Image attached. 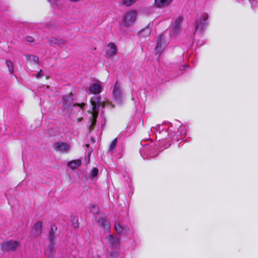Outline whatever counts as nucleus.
Segmentation results:
<instances>
[{
  "label": "nucleus",
  "instance_id": "nucleus-27",
  "mask_svg": "<svg viewBox=\"0 0 258 258\" xmlns=\"http://www.w3.org/2000/svg\"><path fill=\"white\" fill-rule=\"evenodd\" d=\"M71 220L72 221V224L74 228H76L79 227V224L78 222V219L75 216H71Z\"/></svg>",
  "mask_w": 258,
  "mask_h": 258
},
{
  "label": "nucleus",
  "instance_id": "nucleus-30",
  "mask_svg": "<svg viewBox=\"0 0 258 258\" xmlns=\"http://www.w3.org/2000/svg\"><path fill=\"white\" fill-rule=\"evenodd\" d=\"M43 76V73H42V71L41 70L40 71L38 74L36 75V77L37 78V79H39L41 77H42Z\"/></svg>",
  "mask_w": 258,
  "mask_h": 258
},
{
  "label": "nucleus",
  "instance_id": "nucleus-18",
  "mask_svg": "<svg viewBox=\"0 0 258 258\" xmlns=\"http://www.w3.org/2000/svg\"><path fill=\"white\" fill-rule=\"evenodd\" d=\"M41 225L42 222L41 221H38L34 224L33 227V233L35 236H38L41 233Z\"/></svg>",
  "mask_w": 258,
  "mask_h": 258
},
{
  "label": "nucleus",
  "instance_id": "nucleus-1",
  "mask_svg": "<svg viewBox=\"0 0 258 258\" xmlns=\"http://www.w3.org/2000/svg\"><path fill=\"white\" fill-rule=\"evenodd\" d=\"M172 128V125H169V123L158 124L154 127V132L155 134L156 138L158 139L159 141L164 140L167 137L174 139L175 136H178L176 135L178 134V132L173 131Z\"/></svg>",
  "mask_w": 258,
  "mask_h": 258
},
{
  "label": "nucleus",
  "instance_id": "nucleus-29",
  "mask_svg": "<svg viewBox=\"0 0 258 258\" xmlns=\"http://www.w3.org/2000/svg\"><path fill=\"white\" fill-rule=\"evenodd\" d=\"M116 143H117V139H114L112 141V142L111 143V144L110 145L109 148V151H112L115 148L116 145Z\"/></svg>",
  "mask_w": 258,
  "mask_h": 258
},
{
  "label": "nucleus",
  "instance_id": "nucleus-4",
  "mask_svg": "<svg viewBox=\"0 0 258 258\" xmlns=\"http://www.w3.org/2000/svg\"><path fill=\"white\" fill-rule=\"evenodd\" d=\"M137 18V13L135 11L127 12L124 15L121 23L123 27L128 28L135 22Z\"/></svg>",
  "mask_w": 258,
  "mask_h": 258
},
{
  "label": "nucleus",
  "instance_id": "nucleus-12",
  "mask_svg": "<svg viewBox=\"0 0 258 258\" xmlns=\"http://www.w3.org/2000/svg\"><path fill=\"white\" fill-rule=\"evenodd\" d=\"M117 48L116 45L110 42L107 46L106 49V55L107 57H112L114 56L117 52Z\"/></svg>",
  "mask_w": 258,
  "mask_h": 258
},
{
  "label": "nucleus",
  "instance_id": "nucleus-8",
  "mask_svg": "<svg viewBox=\"0 0 258 258\" xmlns=\"http://www.w3.org/2000/svg\"><path fill=\"white\" fill-rule=\"evenodd\" d=\"M183 21V18L181 16L178 17L174 21L171 28V34L176 36L180 32L181 30V23Z\"/></svg>",
  "mask_w": 258,
  "mask_h": 258
},
{
  "label": "nucleus",
  "instance_id": "nucleus-17",
  "mask_svg": "<svg viewBox=\"0 0 258 258\" xmlns=\"http://www.w3.org/2000/svg\"><path fill=\"white\" fill-rule=\"evenodd\" d=\"M56 229H57V228L55 226V225H52L51 226V228L50 229L49 238L50 244L49 245V246L50 247V249L51 250H52V248H53V240L54 238V233L56 231Z\"/></svg>",
  "mask_w": 258,
  "mask_h": 258
},
{
  "label": "nucleus",
  "instance_id": "nucleus-25",
  "mask_svg": "<svg viewBox=\"0 0 258 258\" xmlns=\"http://www.w3.org/2000/svg\"><path fill=\"white\" fill-rule=\"evenodd\" d=\"M99 222L101 223L103 228L108 229L110 227V223L107 219L103 218Z\"/></svg>",
  "mask_w": 258,
  "mask_h": 258
},
{
  "label": "nucleus",
  "instance_id": "nucleus-6",
  "mask_svg": "<svg viewBox=\"0 0 258 258\" xmlns=\"http://www.w3.org/2000/svg\"><path fill=\"white\" fill-rule=\"evenodd\" d=\"M158 147L155 145L153 142H151L149 144L145 145L142 149L140 150L141 154H146L149 157H153L157 155Z\"/></svg>",
  "mask_w": 258,
  "mask_h": 258
},
{
  "label": "nucleus",
  "instance_id": "nucleus-15",
  "mask_svg": "<svg viewBox=\"0 0 258 258\" xmlns=\"http://www.w3.org/2000/svg\"><path fill=\"white\" fill-rule=\"evenodd\" d=\"M173 0H154V5L158 8H162L169 6Z\"/></svg>",
  "mask_w": 258,
  "mask_h": 258
},
{
  "label": "nucleus",
  "instance_id": "nucleus-31",
  "mask_svg": "<svg viewBox=\"0 0 258 258\" xmlns=\"http://www.w3.org/2000/svg\"><path fill=\"white\" fill-rule=\"evenodd\" d=\"M26 40L28 42H33L34 41V39L33 37L30 36H28L26 38Z\"/></svg>",
  "mask_w": 258,
  "mask_h": 258
},
{
  "label": "nucleus",
  "instance_id": "nucleus-33",
  "mask_svg": "<svg viewBox=\"0 0 258 258\" xmlns=\"http://www.w3.org/2000/svg\"><path fill=\"white\" fill-rule=\"evenodd\" d=\"M113 253H115V255H118V253H117V252H113Z\"/></svg>",
  "mask_w": 258,
  "mask_h": 258
},
{
  "label": "nucleus",
  "instance_id": "nucleus-22",
  "mask_svg": "<svg viewBox=\"0 0 258 258\" xmlns=\"http://www.w3.org/2000/svg\"><path fill=\"white\" fill-rule=\"evenodd\" d=\"M27 60L31 62H34L35 63H38L39 58L38 56L33 55H27L26 56Z\"/></svg>",
  "mask_w": 258,
  "mask_h": 258
},
{
  "label": "nucleus",
  "instance_id": "nucleus-14",
  "mask_svg": "<svg viewBox=\"0 0 258 258\" xmlns=\"http://www.w3.org/2000/svg\"><path fill=\"white\" fill-rule=\"evenodd\" d=\"M54 148L56 151L61 153H67L70 150L69 145L65 143L57 142L54 145Z\"/></svg>",
  "mask_w": 258,
  "mask_h": 258
},
{
  "label": "nucleus",
  "instance_id": "nucleus-5",
  "mask_svg": "<svg viewBox=\"0 0 258 258\" xmlns=\"http://www.w3.org/2000/svg\"><path fill=\"white\" fill-rule=\"evenodd\" d=\"M112 95L115 101L119 103H121L124 100V92L120 84L118 81H116L114 85Z\"/></svg>",
  "mask_w": 258,
  "mask_h": 258
},
{
  "label": "nucleus",
  "instance_id": "nucleus-11",
  "mask_svg": "<svg viewBox=\"0 0 258 258\" xmlns=\"http://www.w3.org/2000/svg\"><path fill=\"white\" fill-rule=\"evenodd\" d=\"M19 243L16 241L9 240L2 243L3 249L7 251H14L19 246Z\"/></svg>",
  "mask_w": 258,
  "mask_h": 258
},
{
  "label": "nucleus",
  "instance_id": "nucleus-28",
  "mask_svg": "<svg viewBox=\"0 0 258 258\" xmlns=\"http://www.w3.org/2000/svg\"><path fill=\"white\" fill-rule=\"evenodd\" d=\"M137 0H123L122 3L126 6H130Z\"/></svg>",
  "mask_w": 258,
  "mask_h": 258
},
{
  "label": "nucleus",
  "instance_id": "nucleus-32",
  "mask_svg": "<svg viewBox=\"0 0 258 258\" xmlns=\"http://www.w3.org/2000/svg\"><path fill=\"white\" fill-rule=\"evenodd\" d=\"M48 1L51 4L53 5L56 3L55 0H48Z\"/></svg>",
  "mask_w": 258,
  "mask_h": 258
},
{
  "label": "nucleus",
  "instance_id": "nucleus-7",
  "mask_svg": "<svg viewBox=\"0 0 258 258\" xmlns=\"http://www.w3.org/2000/svg\"><path fill=\"white\" fill-rule=\"evenodd\" d=\"M169 43V39H166L164 34L160 35L158 38L157 44L155 50L159 55Z\"/></svg>",
  "mask_w": 258,
  "mask_h": 258
},
{
  "label": "nucleus",
  "instance_id": "nucleus-23",
  "mask_svg": "<svg viewBox=\"0 0 258 258\" xmlns=\"http://www.w3.org/2000/svg\"><path fill=\"white\" fill-rule=\"evenodd\" d=\"M98 172V169L97 168H93L89 174V178L93 179L97 176Z\"/></svg>",
  "mask_w": 258,
  "mask_h": 258
},
{
  "label": "nucleus",
  "instance_id": "nucleus-10",
  "mask_svg": "<svg viewBox=\"0 0 258 258\" xmlns=\"http://www.w3.org/2000/svg\"><path fill=\"white\" fill-rule=\"evenodd\" d=\"M106 244L112 248H118L120 245L119 238L113 235H110L106 237Z\"/></svg>",
  "mask_w": 258,
  "mask_h": 258
},
{
  "label": "nucleus",
  "instance_id": "nucleus-3",
  "mask_svg": "<svg viewBox=\"0 0 258 258\" xmlns=\"http://www.w3.org/2000/svg\"><path fill=\"white\" fill-rule=\"evenodd\" d=\"M208 15L207 13L201 14L197 19L195 20V28L196 31H203L208 25L207 21Z\"/></svg>",
  "mask_w": 258,
  "mask_h": 258
},
{
  "label": "nucleus",
  "instance_id": "nucleus-13",
  "mask_svg": "<svg viewBox=\"0 0 258 258\" xmlns=\"http://www.w3.org/2000/svg\"><path fill=\"white\" fill-rule=\"evenodd\" d=\"M63 105L64 106V107L67 108L68 107H71L72 106H78L80 107L81 109L83 108V106L85 105L84 103H82L81 104H74L73 103V98L71 94L65 96L63 97Z\"/></svg>",
  "mask_w": 258,
  "mask_h": 258
},
{
  "label": "nucleus",
  "instance_id": "nucleus-16",
  "mask_svg": "<svg viewBox=\"0 0 258 258\" xmlns=\"http://www.w3.org/2000/svg\"><path fill=\"white\" fill-rule=\"evenodd\" d=\"M153 26V24L150 23L145 28L142 29L139 33V35L141 37H146L148 36L151 32V28Z\"/></svg>",
  "mask_w": 258,
  "mask_h": 258
},
{
  "label": "nucleus",
  "instance_id": "nucleus-9",
  "mask_svg": "<svg viewBox=\"0 0 258 258\" xmlns=\"http://www.w3.org/2000/svg\"><path fill=\"white\" fill-rule=\"evenodd\" d=\"M103 88V83L97 80L90 85L89 87V91L93 94H99L102 91Z\"/></svg>",
  "mask_w": 258,
  "mask_h": 258
},
{
  "label": "nucleus",
  "instance_id": "nucleus-26",
  "mask_svg": "<svg viewBox=\"0 0 258 258\" xmlns=\"http://www.w3.org/2000/svg\"><path fill=\"white\" fill-rule=\"evenodd\" d=\"M6 63L7 66V67L9 69V71L10 74L13 73L14 70H13V67L14 65L12 62H11L10 60H6Z\"/></svg>",
  "mask_w": 258,
  "mask_h": 258
},
{
  "label": "nucleus",
  "instance_id": "nucleus-2",
  "mask_svg": "<svg viewBox=\"0 0 258 258\" xmlns=\"http://www.w3.org/2000/svg\"><path fill=\"white\" fill-rule=\"evenodd\" d=\"M91 103L92 107V113L91 117L92 120H91V125L90 126V131L94 130V125L96 122V118L98 116V112L99 107L102 106H104V102H101V97L100 96H94L91 99Z\"/></svg>",
  "mask_w": 258,
  "mask_h": 258
},
{
  "label": "nucleus",
  "instance_id": "nucleus-21",
  "mask_svg": "<svg viewBox=\"0 0 258 258\" xmlns=\"http://www.w3.org/2000/svg\"><path fill=\"white\" fill-rule=\"evenodd\" d=\"M50 42L51 44H56L58 46H61L65 43V41L61 39H57L56 38H51Z\"/></svg>",
  "mask_w": 258,
  "mask_h": 258
},
{
  "label": "nucleus",
  "instance_id": "nucleus-20",
  "mask_svg": "<svg viewBox=\"0 0 258 258\" xmlns=\"http://www.w3.org/2000/svg\"><path fill=\"white\" fill-rule=\"evenodd\" d=\"M114 228L116 232L118 234H122L123 233H127V229L126 227H123L120 225L119 223H115Z\"/></svg>",
  "mask_w": 258,
  "mask_h": 258
},
{
  "label": "nucleus",
  "instance_id": "nucleus-24",
  "mask_svg": "<svg viewBox=\"0 0 258 258\" xmlns=\"http://www.w3.org/2000/svg\"><path fill=\"white\" fill-rule=\"evenodd\" d=\"M88 210L92 213H96L98 212V208L96 205L91 204L88 207Z\"/></svg>",
  "mask_w": 258,
  "mask_h": 258
},
{
  "label": "nucleus",
  "instance_id": "nucleus-19",
  "mask_svg": "<svg viewBox=\"0 0 258 258\" xmlns=\"http://www.w3.org/2000/svg\"><path fill=\"white\" fill-rule=\"evenodd\" d=\"M81 164V161L79 159L70 161L68 163V166L72 169L78 167Z\"/></svg>",
  "mask_w": 258,
  "mask_h": 258
}]
</instances>
